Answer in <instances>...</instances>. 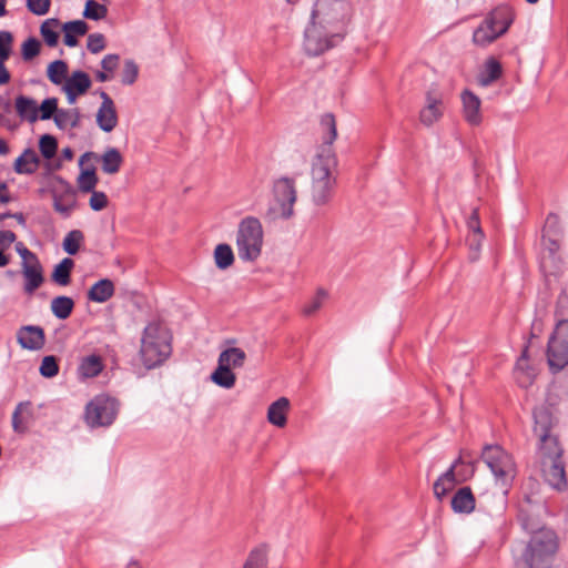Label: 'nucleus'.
<instances>
[{
  "instance_id": "obj_1",
  "label": "nucleus",
  "mask_w": 568,
  "mask_h": 568,
  "mask_svg": "<svg viewBox=\"0 0 568 568\" xmlns=\"http://www.w3.org/2000/svg\"><path fill=\"white\" fill-rule=\"evenodd\" d=\"M321 129L323 143L316 151L311 169V195L316 205L328 203L337 181V158L332 148L337 136L333 114L326 113L322 116Z\"/></svg>"
},
{
  "instance_id": "obj_2",
  "label": "nucleus",
  "mask_w": 568,
  "mask_h": 568,
  "mask_svg": "<svg viewBox=\"0 0 568 568\" xmlns=\"http://www.w3.org/2000/svg\"><path fill=\"white\" fill-rule=\"evenodd\" d=\"M519 521L524 530L530 534L528 540L516 541L513 546L515 568H551L558 550L556 532L546 527H538L524 509Z\"/></svg>"
},
{
  "instance_id": "obj_3",
  "label": "nucleus",
  "mask_w": 568,
  "mask_h": 568,
  "mask_svg": "<svg viewBox=\"0 0 568 568\" xmlns=\"http://www.w3.org/2000/svg\"><path fill=\"white\" fill-rule=\"evenodd\" d=\"M172 354V334L161 321L150 322L143 329L139 358L146 369L162 365Z\"/></svg>"
},
{
  "instance_id": "obj_4",
  "label": "nucleus",
  "mask_w": 568,
  "mask_h": 568,
  "mask_svg": "<svg viewBox=\"0 0 568 568\" xmlns=\"http://www.w3.org/2000/svg\"><path fill=\"white\" fill-rule=\"evenodd\" d=\"M513 8L506 4L498 6L490 11L483 22L473 32V42L478 47H487L505 34L514 22Z\"/></svg>"
},
{
  "instance_id": "obj_5",
  "label": "nucleus",
  "mask_w": 568,
  "mask_h": 568,
  "mask_svg": "<svg viewBox=\"0 0 568 568\" xmlns=\"http://www.w3.org/2000/svg\"><path fill=\"white\" fill-rule=\"evenodd\" d=\"M263 245V227L258 219H243L236 233V248L242 261L253 262L258 258Z\"/></svg>"
},
{
  "instance_id": "obj_6",
  "label": "nucleus",
  "mask_w": 568,
  "mask_h": 568,
  "mask_svg": "<svg viewBox=\"0 0 568 568\" xmlns=\"http://www.w3.org/2000/svg\"><path fill=\"white\" fill-rule=\"evenodd\" d=\"M481 459L489 468L497 484L509 486L516 477V464L513 456L499 445H486L481 452Z\"/></svg>"
},
{
  "instance_id": "obj_7",
  "label": "nucleus",
  "mask_w": 568,
  "mask_h": 568,
  "mask_svg": "<svg viewBox=\"0 0 568 568\" xmlns=\"http://www.w3.org/2000/svg\"><path fill=\"white\" fill-rule=\"evenodd\" d=\"M349 13V0H316L311 19L338 32Z\"/></svg>"
},
{
  "instance_id": "obj_8",
  "label": "nucleus",
  "mask_w": 568,
  "mask_h": 568,
  "mask_svg": "<svg viewBox=\"0 0 568 568\" xmlns=\"http://www.w3.org/2000/svg\"><path fill=\"white\" fill-rule=\"evenodd\" d=\"M119 412L118 402L108 395H98L85 406V423L88 426L108 427L116 418Z\"/></svg>"
},
{
  "instance_id": "obj_9",
  "label": "nucleus",
  "mask_w": 568,
  "mask_h": 568,
  "mask_svg": "<svg viewBox=\"0 0 568 568\" xmlns=\"http://www.w3.org/2000/svg\"><path fill=\"white\" fill-rule=\"evenodd\" d=\"M339 39V32L325 24L321 27L311 19L304 33V49L308 55H320L333 48Z\"/></svg>"
},
{
  "instance_id": "obj_10",
  "label": "nucleus",
  "mask_w": 568,
  "mask_h": 568,
  "mask_svg": "<svg viewBox=\"0 0 568 568\" xmlns=\"http://www.w3.org/2000/svg\"><path fill=\"white\" fill-rule=\"evenodd\" d=\"M296 199L295 181L286 176L277 179L273 184L274 204L271 207L273 217L290 219L294 214L293 206Z\"/></svg>"
},
{
  "instance_id": "obj_11",
  "label": "nucleus",
  "mask_w": 568,
  "mask_h": 568,
  "mask_svg": "<svg viewBox=\"0 0 568 568\" xmlns=\"http://www.w3.org/2000/svg\"><path fill=\"white\" fill-rule=\"evenodd\" d=\"M547 361L556 372L568 365V321H560L549 338Z\"/></svg>"
},
{
  "instance_id": "obj_12",
  "label": "nucleus",
  "mask_w": 568,
  "mask_h": 568,
  "mask_svg": "<svg viewBox=\"0 0 568 568\" xmlns=\"http://www.w3.org/2000/svg\"><path fill=\"white\" fill-rule=\"evenodd\" d=\"M560 244L557 240L542 236V250L540 253V271L549 282L551 277H559L564 271V262L558 251Z\"/></svg>"
},
{
  "instance_id": "obj_13",
  "label": "nucleus",
  "mask_w": 568,
  "mask_h": 568,
  "mask_svg": "<svg viewBox=\"0 0 568 568\" xmlns=\"http://www.w3.org/2000/svg\"><path fill=\"white\" fill-rule=\"evenodd\" d=\"M34 420V408L30 400H23L16 405L11 416V426L16 434L26 435Z\"/></svg>"
},
{
  "instance_id": "obj_14",
  "label": "nucleus",
  "mask_w": 568,
  "mask_h": 568,
  "mask_svg": "<svg viewBox=\"0 0 568 568\" xmlns=\"http://www.w3.org/2000/svg\"><path fill=\"white\" fill-rule=\"evenodd\" d=\"M442 115L443 94L436 88H430L426 92V103L419 114L420 122L426 126H430L437 122Z\"/></svg>"
},
{
  "instance_id": "obj_15",
  "label": "nucleus",
  "mask_w": 568,
  "mask_h": 568,
  "mask_svg": "<svg viewBox=\"0 0 568 568\" xmlns=\"http://www.w3.org/2000/svg\"><path fill=\"white\" fill-rule=\"evenodd\" d=\"M541 470L545 480L556 489H562L567 485L565 466L561 457L541 460Z\"/></svg>"
},
{
  "instance_id": "obj_16",
  "label": "nucleus",
  "mask_w": 568,
  "mask_h": 568,
  "mask_svg": "<svg viewBox=\"0 0 568 568\" xmlns=\"http://www.w3.org/2000/svg\"><path fill=\"white\" fill-rule=\"evenodd\" d=\"M19 345L29 351H39L45 344V335L42 327L37 325H24L17 332Z\"/></svg>"
},
{
  "instance_id": "obj_17",
  "label": "nucleus",
  "mask_w": 568,
  "mask_h": 568,
  "mask_svg": "<svg viewBox=\"0 0 568 568\" xmlns=\"http://www.w3.org/2000/svg\"><path fill=\"white\" fill-rule=\"evenodd\" d=\"M91 79L83 71H74L64 82L62 90L68 102L73 104L79 95L84 94L91 88Z\"/></svg>"
},
{
  "instance_id": "obj_18",
  "label": "nucleus",
  "mask_w": 568,
  "mask_h": 568,
  "mask_svg": "<svg viewBox=\"0 0 568 568\" xmlns=\"http://www.w3.org/2000/svg\"><path fill=\"white\" fill-rule=\"evenodd\" d=\"M102 103L97 112V124L104 132H111L118 124L115 105L110 95L101 91Z\"/></svg>"
},
{
  "instance_id": "obj_19",
  "label": "nucleus",
  "mask_w": 568,
  "mask_h": 568,
  "mask_svg": "<svg viewBox=\"0 0 568 568\" xmlns=\"http://www.w3.org/2000/svg\"><path fill=\"white\" fill-rule=\"evenodd\" d=\"M21 272L24 278L23 290L28 294H32L44 282L43 267L38 257L21 263Z\"/></svg>"
},
{
  "instance_id": "obj_20",
  "label": "nucleus",
  "mask_w": 568,
  "mask_h": 568,
  "mask_svg": "<svg viewBox=\"0 0 568 568\" xmlns=\"http://www.w3.org/2000/svg\"><path fill=\"white\" fill-rule=\"evenodd\" d=\"M463 103V115L470 125H479L483 121L480 112L481 101L479 97L469 90H464L460 94Z\"/></svg>"
},
{
  "instance_id": "obj_21",
  "label": "nucleus",
  "mask_w": 568,
  "mask_h": 568,
  "mask_svg": "<svg viewBox=\"0 0 568 568\" xmlns=\"http://www.w3.org/2000/svg\"><path fill=\"white\" fill-rule=\"evenodd\" d=\"M534 432L537 437L551 434V429L556 422L552 409L546 405L536 407L534 410Z\"/></svg>"
},
{
  "instance_id": "obj_22",
  "label": "nucleus",
  "mask_w": 568,
  "mask_h": 568,
  "mask_svg": "<svg viewBox=\"0 0 568 568\" xmlns=\"http://www.w3.org/2000/svg\"><path fill=\"white\" fill-rule=\"evenodd\" d=\"M462 463V457H458L452 464V466L434 483L433 489L438 500H442L448 494V491H450L455 487L457 481L455 469Z\"/></svg>"
},
{
  "instance_id": "obj_23",
  "label": "nucleus",
  "mask_w": 568,
  "mask_h": 568,
  "mask_svg": "<svg viewBox=\"0 0 568 568\" xmlns=\"http://www.w3.org/2000/svg\"><path fill=\"white\" fill-rule=\"evenodd\" d=\"M527 352L526 347L515 366V378L523 388L531 386L537 376L536 369L529 364Z\"/></svg>"
},
{
  "instance_id": "obj_24",
  "label": "nucleus",
  "mask_w": 568,
  "mask_h": 568,
  "mask_svg": "<svg viewBox=\"0 0 568 568\" xmlns=\"http://www.w3.org/2000/svg\"><path fill=\"white\" fill-rule=\"evenodd\" d=\"M14 109L22 121L34 123L39 119V105L37 101L27 95H18L14 100Z\"/></svg>"
},
{
  "instance_id": "obj_25",
  "label": "nucleus",
  "mask_w": 568,
  "mask_h": 568,
  "mask_svg": "<svg viewBox=\"0 0 568 568\" xmlns=\"http://www.w3.org/2000/svg\"><path fill=\"white\" fill-rule=\"evenodd\" d=\"M455 513L470 514L475 509V497L469 487L459 488L452 498Z\"/></svg>"
},
{
  "instance_id": "obj_26",
  "label": "nucleus",
  "mask_w": 568,
  "mask_h": 568,
  "mask_svg": "<svg viewBox=\"0 0 568 568\" xmlns=\"http://www.w3.org/2000/svg\"><path fill=\"white\" fill-rule=\"evenodd\" d=\"M40 164L37 152L32 149H26L23 153L14 161V171L19 174H32Z\"/></svg>"
},
{
  "instance_id": "obj_27",
  "label": "nucleus",
  "mask_w": 568,
  "mask_h": 568,
  "mask_svg": "<svg viewBox=\"0 0 568 568\" xmlns=\"http://www.w3.org/2000/svg\"><path fill=\"white\" fill-rule=\"evenodd\" d=\"M290 408V400L286 397H280L272 403L267 409V420L277 427L286 425V415Z\"/></svg>"
},
{
  "instance_id": "obj_28",
  "label": "nucleus",
  "mask_w": 568,
  "mask_h": 568,
  "mask_svg": "<svg viewBox=\"0 0 568 568\" xmlns=\"http://www.w3.org/2000/svg\"><path fill=\"white\" fill-rule=\"evenodd\" d=\"M114 291L113 282L109 278H102L91 286L88 298L95 303H104L113 296Z\"/></svg>"
},
{
  "instance_id": "obj_29",
  "label": "nucleus",
  "mask_w": 568,
  "mask_h": 568,
  "mask_svg": "<svg viewBox=\"0 0 568 568\" xmlns=\"http://www.w3.org/2000/svg\"><path fill=\"white\" fill-rule=\"evenodd\" d=\"M61 30L64 32L65 45L72 48L78 44L77 37L84 36L88 32V24L83 20H73L61 23Z\"/></svg>"
},
{
  "instance_id": "obj_30",
  "label": "nucleus",
  "mask_w": 568,
  "mask_h": 568,
  "mask_svg": "<svg viewBox=\"0 0 568 568\" xmlns=\"http://www.w3.org/2000/svg\"><path fill=\"white\" fill-rule=\"evenodd\" d=\"M102 369L103 363L101 356L92 354L81 359L78 367V375L82 379L92 378L98 376Z\"/></svg>"
},
{
  "instance_id": "obj_31",
  "label": "nucleus",
  "mask_w": 568,
  "mask_h": 568,
  "mask_svg": "<svg viewBox=\"0 0 568 568\" xmlns=\"http://www.w3.org/2000/svg\"><path fill=\"white\" fill-rule=\"evenodd\" d=\"M246 359V354L242 348L229 347L219 355L217 363L230 369L241 368Z\"/></svg>"
},
{
  "instance_id": "obj_32",
  "label": "nucleus",
  "mask_w": 568,
  "mask_h": 568,
  "mask_svg": "<svg viewBox=\"0 0 568 568\" xmlns=\"http://www.w3.org/2000/svg\"><path fill=\"white\" fill-rule=\"evenodd\" d=\"M61 22L59 19L50 18L44 20L40 26V34L44 43L54 48L59 43L60 39Z\"/></svg>"
},
{
  "instance_id": "obj_33",
  "label": "nucleus",
  "mask_w": 568,
  "mask_h": 568,
  "mask_svg": "<svg viewBox=\"0 0 568 568\" xmlns=\"http://www.w3.org/2000/svg\"><path fill=\"white\" fill-rule=\"evenodd\" d=\"M501 72V64L494 58H490L485 62L483 70L477 77V82L484 88L489 87L500 78Z\"/></svg>"
},
{
  "instance_id": "obj_34",
  "label": "nucleus",
  "mask_w": 568,
  "mask_h": 568,
  "mask_svg": "<svg viewBox=\"0 0 568 568\" xmlns=\"http://www.w3.org/2000/svg\"><path fill=\"white\" fill-rule=\"evenodd\" d=\"M539 438V454L542 459H550L561 457L562 449L559 446L558 439L552 434H547L545 436H538Z\"/></svg>"
},
{
  "instance_id": "obj_35",
  "label": "nucleus",
  "mask_w": 568,
  "mask_h": 568,
  "mask_svg": "<svg viewBox=\"0 0 568 568\" xmlns=\"http://www.w3.org/2000/svg\"><path fill=\"white\" fill-rule=\"evenodd\" d=\"M57 126L61 130L77 128L80 123V112L78 109H60L53 116Z\"/></svg>"
},
{
  "instance_id": "obj_36",
  "label": "nucleus",
  "mask_w": 568,
  "mask_h": 568,
  "mask_svg": "<svg viewBox=\"0 0 568 568\" xmlns=\"http://www.w3.org/2000/svg\"><path fill=\"white\" fill-rule=\"evenodd\" d=\"M267 556L268 546L266 544L258 545L250 551L243 568H267Z\"/></svg>"
},
{
  "instance_id": "obj_37",
  "label": "nucleus",
  "mask_w": 568,
  "mask_h": 568,
  "mask_svg": "<svg viewBox=\"0 0 568 568\" xmlns=\"http://www.w3.org/2000/svg\"><path fill=\"white\" fill-rule=\"evenodd\" d=\"M102 170L106 174H115L123 163L121 153L114 149H108L101 156Z\"/></svg>"
},
{
  "instance_id": "obj_38",
  "label": "nucleus",
  "mask_w": 568,
  "mask_h": 568,
  "mask_svg": "<svg viewBox=\"0 0 568 568\" xmlns=\"http://www.w3.org/2000/svg\"><path fill=\"white\" fill-rule=\"evenodd\" d=\"M74 266L73 260L65 257L59 264L54 266L51 278L52 281L61 286H65L70 283L71 271Z\"/></svg>"
},
{
  "instance_id": "obj_39",
  "label": "nucleus",
  "mask_w": 568,
  "mask_h": 568,
  "mask_svg": "<svg viewBox=\"0 0 568 568\" xmlns=\"http://www.w3.org/2000/svg\"><path fill=\"white\" fill-rule=\"evenodd\" d=\"M211 381L222 388L230 389L235 385L236 375L232 369L217 363V367L211 374Z\"/></svg>"
},
{
  "instance_id": "obj_40",
  "label": "nucleus",
  "mask_w": 568,
  "mask_h": 568,
  "mask_svg": "<svg viewBox=\"0 0 568 568\" xmlns=\"http://www.w3.org/2000/svg\"><path fill=\"white\" fill-rule=\"evenodd\" d=\"M74 307V302L69 296H57L51 301V312L59 320L68 318Z\"/></svg>"
},
{
  "instance_id": "obj_41",
  "label": "nucleus",
  "mask_w": 568,
  "mask_h": 568,
  "mask_svg": "<svg viewBox=\"0 0 568 568\" xmlns=\"http://www.w3.org/2000/svg\"><path fill=\"white\" fill-rule=\"evenodd\" d=\"M214 263L220 270H227L234 263V253L229 244L222 243L214 248Z\"/></svg>"
},
{
  "instance_id": "obj_42",
  "label": "nucleus",
  "mask_w": 568,
  "mask_h": 568,
  "mask_svg": "<svg viewBox=\"0 0 568 568\" xmlns=\"http://www.w3.org/2000/svg\"><path fill=\"white\" fill-rule=\"evenodd\" d=\"M47 75L49 80L60 85L68 79V64L63 60H55L48 65Z\"/></svg>"
},
{
  "instance_id": "obj_43",
  "label": "nucleus",
  "mask_w": 568,
  "mask_h": 568,
  "mask_svg": "<svg viewBox=\"0 0 568 568\" xmlns=\"http://www.w3.org/2000/svg\"><path fill=\"white\" fill-rule=\"evenodd\" d=\"M74 205V192L71 189H68V191L63 195L54 194L53 196L54 210L65 216H68L72 212Z\"/></svg>"
},
{
  "instance_id": "obj_44",
  "label": "nucleus",
  "mask_w": 568,
  "mask_h": 568,
  "mask_svg": "<svg viewBox=\"0 0 568 568\" xmlns=\"http://www.w3.org/2000/svg\"><path fill=\"white\" fill-rule=\"evenodd\" d=\"M98 181L99 180L95 174L94 168H88V169L81 170V173L79 174V176L77 179L79 190L84 193H89V192L95 190Z\"/></svg>"
},
{
  "instance_id": "obj_45",
  "label": "nucleus",
  "mask_w": 568,
  "mask_h": 568,
  "mask_svg": "<svg viewBox=\"0 0 568 568\" xmlns=\"http://www.w3.org/2000/svg\"><path fill=\"white\" fill-rule=\"evenodd\" d=\"M328 296V293L324 288H318L316 291V294L304 304L302 308V313L305 316H312L314 315L325 303L326 298Z\"/></svg>"
},
{
  "instance_id": "obj_46",
  "label": "nucleus",
  "mask_w": 568,
  "mask_h": 568,
  "mask_svg": "<svg viewBox=\"0 0 568 568\" xmlns=\"http://www.w3.org/2000/svg\"><path fill=\"white\" fill-rule=\"evenodd\" d=\"M41 41L34 37H29L21 44V58L23 61L29 62L32 61L36 57L40 54L41 51Z\"/></svg>"
},
{
  "instance_id": "obj_47",
  "label": "nucleus",
  "mask_w": 568,
  "mask_h": 568,
  "mask_svg": "<svg viewBox=\"0 0 568 568\" xmlns=\"http://www.w3.org/2000/svg\"><path fill=\"white\" fill-rule=\"evenodd\" d=\"M83 240L84 235L80 230H72L65 235L62 247L68 254L74 255L78 253Z\"/></svg>"
},
{
  "instance_id": "obj_48",
  "label": "nucleus",
  "mask_w": 568,
  "mask_h": 568,
  "mask_svg": "<svg viewBox=\"0 0 568 568\" xmlns=\"http://www.w3.org/2000/svg\"><path fill=\"white\" fill-rule=\"evenodd\" d=\"M108 8L94 0H88L85 2L83 17L90 20L99 21L106 17Z\"/></svg>"
},
{
  "instance_id": "obj_49",
  "label": "nucleus",
  "mask_w": 568,
  "mask_h": 568,
  "mask_svg": "<svg viewBox=\"0 0 568 568\" xmlns=\"http://www.w3.org/2000/svg\"><path fill=\"white\" fill-rule=\"evenodd\" d=\"M139 77V65L132 59H126L121 72V82L125 85L133 84Z\"/></svg>"
},
{
  "instance_id": "obj_50",
  "label": "nucleus",
  "mask_w": 568,
  "mask_h": 568,
  "mask_svg": "<svg viewBox=\"0 0 568 568\" xmlns=\"http://www.w3.org/2000/svg\"><path fill=\"white\" fill-rule=\"evenodd\" d=\"M39 149L43 158L48 160L52 159L55 155L58 149L55 138L49 134L42 135L39 141Z\"/></svg>"
},
{
  "instance_id": "obj_51",
  "label": "nucleus",
  "mask_w": 568,
  "mask_h": 568,
  "mask_svg": "<svg viewBox=\"0 0 568 568\" xmlns=\"http://www.w3.org/2000/svg\"><path fill=\"white\" fill-rule=\"evenodd\" d=\"M39 372L43 377L47 378L57 376L59 373V365L57 363V358L52 355L44 356L41 362Z\"/></svg>"
},
{
  "instance_id": "obj_52",
  "label": "nucleus",
  "mask_w": 568,
  "mask_h": 568,
  "mask_svg": "<svg viewBox=\"0 0 568 568\" xmlns=\"http://www.w3.org/2000/svg\"><path fill=\"white\" fill-rule=\"evenodd\" d=\"M13 36L9 31H0V61H7L12 51Z\"/></svg>"
},
{
  "instance_id": "obj_53",
  "label": "nucleus",
  "mask_w": 568,
  "mask_h": 568,
  "mask_svg": "<svg viewBox=\"0 0 568 568\" xmlns=\"http://www.w3.org/2000/svg\"><path fill=\"white\" fill-rule=\"evenodd\" d=\"M57 111H59L58 100L55 98H48L39 105V119L49 120L57 114Z\"/></svg>"
},
{
  "instance_id": "obj_54",
  "label": "nucleus",
  "mask_w": 568,
  "mask_h": 568,
  "mask_svg": "<svg viewBox=\"0 0 568 568\" xmlns=\"http://www.w3.org/2000/svg\"><path fill=\"white\" fill-rule=\"evenodd\" d=\"M26 6L36 16H44L49 12L51 0H27Z\"/></svg>"
},
{
  "instance_id": "obj_55",
  "label": "nucleus",
  "mask_w": 568,
  "mask_h": 568,
  "mask_svg": "<svg viewBox=\"0 0 568 568\" xmlns=\"http://www.w3.org/2000/svg\"><path fill=\"white\" fill-rule=\"evenodd\" d=\"M484 233H468L467 244L470 251V258L476 260L481 247Z\"/></svg>"
},
{
  "instance_id": "obj_56",
  "label": "nucleus",
  "mask_w": 568,
  "mask_h": 568,
  "mask_svg": "<svg viewBox=\"0 0 568 568\" xmlns=\"http://www.w3.org/2000/svg\"><path fill=\"white\" fill-rule=\"evenodd\" d=\"M88 50L92 53H99L105 48V39L102 33H91L88 37Z\"/></svg>"
},
{
  "instance_id": "obj_57",
  "label": "nucleus",
  "mask_w": 568,
  "mask_h": 568,
  "mask_svg": "<svg viewBox=\"0 0 568 568\" xmlns=\"http://www.w3.org/2000/svg\"><path fill=\"white\" fill-rule=\"evenodd\" d=\"M90 193L91 197L89 204L93 211H101L106 207L108 196L104 192L93 190Z\"/></svg>"
},
{
  "instance_id": "obj_58",
  "label": "nucleus",
  "mask_w": 568,
  "mask_h": 568,
  "mask_svg": "<svg viewBox=\"0 0 568 568\" xmlns=\"http://www.w3.org/2000/svg\"><path fill=\"white\" fill-rule=\"evenodd\" d=\"M16 234L12 231H0V252L4 253L13 242H16Z\"/></svg>"
},
{
  "instance_id": "obj_59",
  "label": "nucleus",
  "mask_w": 568,
  "mask_h": 568,
  "mask_svg": "<svg viewBox=\"0 0 568 568\" xmlns=\"http://www.w3.org/2000/svg\"><path fill=\"white\" fill-rule=\"evenodd\" d=\"M467 227H468L469 233H483L477 209H474L470 216L468 217Z\"/></svg>"
},
{
  "instance_id": "obj_60",
  "label": "nucleus",
  "mask_w": 568,
  "mask_h": 568,
  "mask_svg": "<svg viewBox=\"0 0 568 568\" xmlns=\"http://www.w3.org/2000/svg\"><path fill=\"white\" fill-rule=\"evenodd\" d=\"M119 59L118 54H106L101 61L102 69L112 72L118 67Z\"/></svg>"
},
{
  "instance_id": "obj_61",
  "label": "nucleus",
  "mask_w": 568,
  "mask_h": 568,
  "mask_svg": "<svg viewBox=\"0 0 568 568\" xmlns=\"http://www.w3.org/2000/svg\"><path fill=\"white\" fill-rule=\"evenodd\" d=\"M16 251L20 255L22 262L26 263L38 257L33 252H31L22 242H18L16 244Z\"/></svg>"
},
{
  "instance_id": "obj_62",
  "label": "nucleus",
  "mask_w": 568,
  "mask_h": 568,
  "mask_svg": "<svg viewBox=\"0 0 568 568\" xmlns=\"http://www.w3.org/2000/svg\"><path fill=\"white\" fill-rule=\"evenodd\" d=\"M11 201L8 185L4 181L0 180V204H7Z\"/></svg>"
},
{
  "instance_id": "obj_63",
  "label": "nucleus",
  "mask_w": 568,
  "mask_h": 568,
  "mask_svg": "<svg viewBox=\"0 0 568 568\" xmlns=\"http://www.w3.org/2000/svg\"><path fill=\"white\" fill-rule=\"evenodd\" d=\"M4 63L6 61H0V85L7 84L10 81V73Z\"/></svg>"
},
{
  "instance_id": "obj_64",
  "label": "nucleus",
  "mask_w": 568,
  "mask_h": 568,
  "mask_svg": "<svg viewBox=\"0 0 568 568\" xmlns=\"http://www.w3.org/2000/svg\"><path fill=\"white\" fill-rule=\"evenodd\" d=\"M558 224V216L555 214H549L546 220L545 230L550 231L555 229Z\"/></svg>"
}]
</instances>
